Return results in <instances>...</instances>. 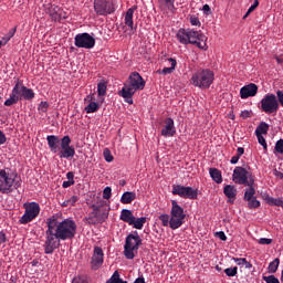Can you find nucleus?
<instances>
[{"instance_id":"nucleus-62","label":"nucleus","mask_w":283,"mask_h":283,"mask_svg":"<svg viewBox=\"0 0 283 283\" xmlns=\"http://www.w3.org/2000/svg\"><path fill=\"white\" fill-rule=\"evenodd\" d=\"M134 283H145V277H137Z\"/></svg>"},{"instance_id":"nucleus-5","label":"nucleus","mask_w":283,"mask_h":283,"mask_svg":"<svg viewBox=\"0 0 283 283\" xmlns=\"http://www.w3.org/2000/svg\"><path fill=\"white\" fill-rule=\"evenodd\" d=\"M21 185L22 180L17 171L0 169V193H12L17 189H20Z\"/></svg>"},{"instance_id":"nucleus-26","label":"nucleus","mask_w":283,"mask_h":283,"mask_svg":"<svg viewBox=\"0 0 283 283\" xmlns=\"http://www.w3.org/2000/svg\"><path fill=\"white\" fill-rule=\"evenodd\" d=\"M119 220H123V222H127V224H130L134 222V213L129 209H123L119 216Z\"/></svg>"},{"instance_id":"nucleus-8","label":"nucleus","mask_w":283,"mask_h":283,"mask_svg":"<svg viewBox=\"0 0 283 283\" xmlns=\"http://www.w3.org/2000/svg\"><path fill=\"white\" fill-rule=\"evenodd\" d=\"M140 244H143V240L138 234V231H134L133 233L126 237L125 245H124V255L127 260H134L136 256L134 251H138L140 249Z\"/></svg>"},{"instance_id":"nucleus-53","label":"nucleus","mask_w":283,"mask_h":283,"mask_svg":"<svg viewBox=\"0 0 283 283\" xmlns=\"http://www.w3.org/2000/svg\"><path fill=\"white\" fill-rule=\"evenodd\" d=\"M72 185H74V181L67 180V181H63L62 187L63 189H67L69 187H72Z\"/></svg>"},{"instance_id":"nucleus-28","label":"nucleus","mask_w":283,"mask_h":283,"mask_svg":"<svg viewBox=\"0 0 283 283\" xmlns=\"http://www.w3.org/2000/svg\"><path fill=\"white\" fill-rule=\"evenodd\" d=\"M263 199L271 207H283V199H281V198H273V197H271L269 195H263Z\"/></svg>"},{"instance_id":"nucleus-45","label":"nucleus","mask_w":283,"mask_h":283,"mask_svg":"<svg viewBox=\"0 0 283 283\" xmlns=\"http://www.w3.org/2000/svg\"><path fill=\"white\" fill-rule=\"evenodd\" d=\"M232 260L238 266H244V263H247V259L244 258H233Z\"/></svg>"},{"instance_id":"nucleus-24","label":"nucleus","mask_w":283,"mask_h":283,"mask_svg":"<svg viewBox=\"0 0 283 283\" xmlns=\"http://www.w3.org/2000/svg\"><path fill=\"white\" fill-rule=\"evenodd\" d=\"M224 196L229 199V202H233L235 200V197L238 196V189L235 186L228 185L223 189Z\"/></svg>"},{"instance_id":"nucleus-17","label":"nucleus","mask_w":283,"mask_h":283,"mask_svg":"<svg viewBox=\"0 0 283 283\" xmlns=\"http://www.w3.org/2000/svg\"><path fill=\"white\" fill-rule=\"evenodd\" d=\"M104 258L105 253L103 252V248L95 247L91 259V268L93 271H98V269L103 266Z\"/></svg>"},{"instance_id":"nucleus-9","label":"nucleus","mask_w":283,"mask_h":283,"mask_svg":"<svg viewBox=\"0 0 283 283\" xmlns=\"http://www.w3.org/2000/svg\"><path fill=\"white\" fill-rule=\"evenodd\" d=\"M185 209L178 205V201H171V210H170V229L176 231V229H180L182 224H185Z\"/></svg>"},{"instance_id":"nucleus-40","label":"nucleus","mask_w":283,"mask_h":283,"mask_svg":"<svg viewBox=\"0 0 283 283\" xmlns=\"http://www.w3.org/2000/svg\"><path fill=\"white\" fill-rule=\"evenodd\" d=\"M48 107H50V104H48V102H41L39 104V112H41L42 114H45V112H48Z\"/></svg>"},{"instance_id":"nucleus-14","label":"nucleus","mask_w":283,"mask_h":283,"mask_svg":"<svg viewBox=\"0 0 283 283\" xmlns=\"http://www.w3.org/2000/svg\"><path fill=\"white\" fill-rule=\"evenodd\" d=\"M94 11L99 17H107V14H112L116 11L114 7V2L109 0H94Z\"/></svg>"},{"instance_id":"nucleus-37","label":"nucleus","mask_w":283,"mask_h":283,"mask_svg":"<svg viewBox=\"0 0 283 283\" xmlns=\"http://www.w3.org/2000/svg\"><path fill=\"white\" fill-rule=\"evenodd\" d=\"M224 273L228 275V277H235V275H238V268H227Z\"/></svg>"},{"instance_id":"nucleus-39","label":"nucleus","mask_w":283,"mask_h":283,"mask_svg":"<svg viewBox=\"0 0 283 283\" xmlns=\"http://www.w3.org/2000/svg\"><path fill=\"white\" fill-rule=\"evenodd\" d=\"M263 281L266 283H280V280L275 275L263 276Z\"/></svg>"},{"instance_id":"nucleus-56","label":"nucleus","mask_w":283,"mask_h":283,"mask_svg":"<svg viewBox=\"0 0 283 283\" xmlns=\"http://www.w3.org/2000/svg\"><path fill=\"white\" fill-rule=\"evenodd\" d=\"M14 34H17V27H14L13 29H11L9 32H8V36L9 39H12V36H14Z\"/></svg>"},{"instance_id":"nucleus-64","label":"nucleus","mask_w":283,"mask_h":283,"mask_svg":"<svg viewBox=\"0 0 283 283\" xmlns=\"http://www.w3.org/2000/svg\"><path fill=\"white\" fill-rule=\"evenodd\" d=\"M249 14H251V13H249V11H247V13L243 15V19H247V17H249Z\"/></svg>"},{"instance_id":"nucleus-61","label":"nucleus","mask_w":283,"mask_h":283,"mask_svg":"<svg viewBox=\"0 0 283 283\" xmlns=\"http://www.w3.org/2000/svg\"><path fill=\"white\" fill-rule=\"evenodd\" d=\"M10 39H11V38H10L9 35L2 38V40H1V41H2V44L6 45V44L8 43V41H10Z\"/></svg>"},{"instance_id":"nucleus-42","label":"nucleus","mask_w":283,"mask_h":283,"mask_svg":"<svg viewBox=\"0 0 283 283\" xmlns=\"http://www.w3.org/2000/svg\"><path fill=\"white\" fill-rule=\"evenodd\" d=\"M276 154H283V139H279L275 144Z\"/></svg>"},{"instance_id":"nucleus-38","label":"nucleus","mask_w":283,"mask_h":283,"mask_svg":"<svg viewBox=\"0 0 283 283\" xmlns=\"http://www.w3.org/2000/svg\"><path fill=\"white\" fill-rule=\"evenodd\" d=\"M248 207L249 209H258L260 207V200H258L256 198L251 199L250 201H248Z\"/></svg>"},{"instance_id":"nucleus-25","label":"nucleus","mask_w":283,"mask_h":283,"mask_svg":"<svg viewBox=\"0 0 283 283\" xmlns=\"http://www.w3.org/2000/svg\"><path fill=\"white\" fill-rule=\"evenodd\" d=\"M136 10L137 7H132L125 14V25H128L132 30H134V12H136Z\"/></svg>"},{"instance_id":"nucleus-43","label":"nucleus","mask_w":283,"mask_h":283,"mask_svg":"<svg viewBox=\"0 0 283 283\" xmlns=\"http://www.w3.org/2000/svg\"><path fill=\"white\" fill-rule=\"evenodd\" d=\"M256 138H258L259 145H262V146H263V149H266V148H268V145H266V139L264 138V136H262V135H256Z\"/></svg>"},{"instance_id":"nucleus-2","label":"nucleus","mask_w":283,"mask_h":283,"mask_svg":"<svg viewBox=\"0 0 283 283\" xmlns=\"http://www.w3.org/2000/svg\"><path fill=\"white\" fill-rule=\"evenodd\" d=\"M46 143L50 150L53 154H59L60 158H74L76 155V149L72 146V138L69 135L64 136L62 139H59L56 135L46 136Z\"/></svg>"},{"instance_id":"nucleus-47","label":"nucleus","mask_w":283,"mask_h":283,"mask_svg":"<svg viewBox=\"0 0 283 283\" xmlns=\"http://www.w3.org/2000/svg\"><path fill=\"white\" fill-rule=\"evenodd\" d=\"M258 6H260V1L254 0L253 4H251V7L248 9V14H251V12H253Z\"/></svg>"},{"instance_id":"nucleus-58","label":"nucleus","mask_w":283,"mask_h":283,"mask_svg":"<svg viewBox=\"0 0 283 283\" xmlns=\"http://www.w3.org/2000/svg\"><path fill=\"white\" fill-rule=\"evenodd\" d=\"M243 155H244V148L239 147V148L237 149V156H239V157L241 158Z\"/></svg>"},{"instance_id":"nucleus-4","label":"nucleus","mask_w":283,"mask_h":283,"mask_svg":"<svg viewBox=\"0 0 283 283\" xmlns=\"http://www.w3.org/2000/svg\"><path fill=\"white\" fill-rule=\"evenodd\" d=\"M177 39L179 43H182V45H196L199 48V50L207 51L209 46H207V35L193 31V30H187V29H179L177 32Z\"/></svg>"},{"instance_id":"nucleus-35","label":"nucleus","mask_w":283,"mask_h":283,"mask_svg":"<svg viewBox=\"0 0 283 283\" xmlns=\"http://www.w3.org/2000/svg\"><path fill=\"white\" fill-rule=\"evenodd\" d=\"M97 94L98 96H105L107 94V84L106 83H98L97 84Z\"/></svg>"},{"instance_id":"nucleus-51","label":"nucleus","mask_w":283,"mask_h":283,"mask_svg":"<svg viewBox=\"0 0 283 283\" xmlns=\"http://www.w3.org/2000/svg\"><path fill=\"white\" fill-rule=\"evenodd\" d=\"M191 25H200V20L197 17H190Z\"/></svg>"},{"instance_id":"nucleus-59","label":"nucleus","mask_w":283,"mask_h":283,"mask_svg":"<svg viewBox=\"0 0 283 283\" xmlns=\"http://www.w3.org/2000/svg\"><path fill=\"white\" fill-rule=\"evenodd\" d=\"M274 176H276V178H281V180H283V172H281L279 170H274Z\"/></svg>"},{"instance_id":"nucleus-13","label":"nucleus","mask_w":283,"mask_h":283,"mask_svg":"<svg viewBox=\"0 0 283 283\" xmlns=\"http://www.w3.org/2000/svg\"><path fill=\"white\" fill-rule=\"evenodd\" d=\"M172 196H179V198H185L188 200H198V189L192 187H185L182 185H172Z\"/></svg>"},{"instance_id":"nucleus-55","label":"nucleus","mask_w":283,"mask_h":283,"mask_svg":"<svg viewBox=\"0 0 283 283\" xmlns=\"http://www.w3.org/2000/svg\"><path fill=\"white\" fill-rule=\"evenodd\" d=\"M240 160V156L235 155L230 159L231 165H238V161Z\"/></svg>"},{"instance_id":"nucleus-31","label":"nucleus","mask_w":283,"mask_h":283,"mask_svg":"<svg viewBox=\"0 0 283 283\" xmlns=\"http://www.w3.org/2000/svg\"><path fill=\"white\" fill-rule=\"evenodd\" d=\"M209 174L212 180H214V182H217L218 185L222 182V172H220L218 168H210Z\"/></svg>"},{"instance_id":"nucleus-44","label":"nucleus","mask_w":283,"mask_h":283,"mask_svg":"<svg viewBox=\"0 0 283 283\" xmlns=\"http://www.w3.org/2000/svg\"><path fill=\"white\" fill-rule=\"evenodd\" d=\"M258 243L259 244H266V245H269V244H272L273 243V239H269V238H261V239H259L258 240Z\"/></svg>"},{"instance_id":"nucleus-49","label":"nucleus","mask_w":283,"mask_h":283,"mask_svg":"<svg viewBox=\"0 0 283 283\" xmlns=\"http://www.w3.org/2000/svg\"><path fill=\"white\" fill-rule=\"evenodd\" d=\"M216 237L219 238V240H222V242H227V234H224L223 231L217 232Z\"/></svg>"},{"instance_id":"nucleus-60","label":"nucleus","mask_w":283,"mask_h":283,"mask_svg":"<svg viewBox=\"0 0 283 283\" xmlns=\"http://www.w3.org/2000/svg\"><path fill=\"white\" fill-rule=\"evenodd\" d=\"M243 266H245V269H252L253 264H251V262L247 261L245 259V263H243Z\"/></svg>"},{"instance_id":"nucleus-54","label":"nucleus","mask_w":283,"mask_h":283,"mask_svg":"<svg viewBox=\"0 0 283 283\" xmlns=\"http://www.w3.org/2000/svg\"><path fill=\"white\" fill-rule=\"evenodd\" d=\"M202 10H203L205 14H211V7H209V4H205L202 7Z\"/></svg>"},{"instance_id":"nucleus-15","label":"nucleus","mask_w":283,"mask_h":283,"mask_svg":"<svg viewBox=\"0 0 283 283\" xmlns=\"http://www.w3.org/2000/svg\"><path fill=\"white\" fill-rule=\"evenodd\" d=\"M75 48H83L84 50H92L96 45V39L90 33H78L74 38Z\"/></svg>"},{"instance_id":"nucleus-11","label":"nucleus","mask_w":283,"mask_h":283,"mask_svg":"<svg viewBox=\"0 0 283 283\" xmlns=\"http://www.w3.org/2000/svg\"><path fill=\"white\" fill-rule=\"evenodd\" d=\"M260 109L264 114H277L280 109V103L275 94H266L260 102Z\"/></svg>"},{"instance_id":"nucleus-52","label":"nucleus","mask_w":283,"mask_h":283,"mask_svg":"<svg viewBox=\"0 0 283 283\" xmlns=\"http://www.w3.org/2000/svg\"><path fill=\"white\" fill-rule=\"evenodd\" d=\"M8 241V238L6 237V233L0 232V244H6Z\"/></svg>"},{"instance_id":"nucleus-34","label":"nucleus","mask_w":283,"mask_h":283,"mask_svg":"<svg viewBox=\"0 0 283 283\" xmlns=\"http://www.w3.org/2000/svg\"><path fill=\"white\" fill-rule=\"evenodd\" d=\"M159 220L161 221L163 227H171V217H169V214H160Z\"/></svg>"},{"instance_id":"nucleus-33","label":"nucleus","mask_w":283,"mask_h":283,"mask_svg":"<svg viewBox=\"0 0 283 283\" xmlns=\"http://www.w3.org/2000/svg\"><path fill=\"white\" fill-rule=\"evenodd\" d=\"M280 266V259H274L269 263L268 271L269 273H277V269Z\"/></svg>"},{"instance_id":"nucleus-20","label":"nucleus","mask_w":283,"mask_h":283,"mask_svg":"<svg viewBox=\"0 0 283 283\" xmlns=\"http://www.w3.org/2000/svg\"><path fill=\"white\" fill-rule=\"evenodd\" d=\"M52 21H61V19H65L66 14L63 9H61L56 4H52L48 10Z\"/></svg>"},{"instance_id":"nucleus-18","label":"nucleus","mask_w":283,"mask_h":283,"mask_svg":"<svg viewBox=\"0 0 283 283\" xmlns=\"http://www.w3.org/2000/svg\"><path fill=\"white\" fill-rule=\"evenodd\" d=\"M176 135V126L174 124V118L168 117L165 119V126L161 129V136L169 138Z\"/></svg>"},{"instance_id":"nucleus-46","label":"nucleus","mask_w":283,"mask_h":283,"mask_svg":"<svg viewBox=\"0 0 283 283\" xmlns=\"http://www.w3.org/2000/svg\"><path fill=\"white\" fill-rule=\"evenodd\" d=\"M69 206L74 207L76 202H78V197L77 196H72L70 199H67Z\"/></svg>"},{"instance_id":"nucleus-22","label":"nucleus","mask_w":283,"mask_h":283,"mask_svg":"<svg viewBox=\"0 0 283 283\" xmlns=\"http://www.w3.org/2000/svg\"><path fill=\"white\" fill-rule=\"evenodd\" d=\"M161 12H174L176 10V0H158Z\"/></svg>"},{"instance_id":"nucleus-12","label":"nucleus","mask_w":283,"mask_h":283,"mask_svg":"<svg viewBox=\"0 0 283 283\" xmlns=\"http://www.w3.org/2000/svg\"><path fill=\"white\" fill-rule=\"evenodd\" d=\"M232 178L235 185H244L245 187H251V185H255V179L253 178V176L249 175V171L243 167H235Z\"/></svg>"},{"instance_id":"nucleus-23","label":"nucleus","mask_w":283,"mask_h":283,"mask_svg":"<svg viewBox=\"0 0 283 283\" xmlns=\"http://www.w3.org/2000/svg\"><path fill=\"white\" fill-rule=\"evenodd\" d=\"M168 63H170V66L164 67L163 70H158L157 74H161L163 76H167V74H174L176 71V65H178V62L174 57H169Z\"/></svg>"},{"instance_id":"nucleus-27","label":"nucleus","mask_w":283,"mask_h":283,"mask_svg":"<svg viewBox=\"0 0 283 283\" xmlns=\"http://www.w3.org/2000/svg\"><path fill=\"white\" fill-rule=\"evenodd\" d=\"M136 199V192L133 191H126L120 197L122 205H132L134 200Z\"/></svg>"},{"instance_id":"nucleus-50","label":"nucleus","mask_w":283,"mask_h":283,"mask_svg":"<svg viewBox=\"0 0 283 283\" xmlns=\"http://www.w3.org/2000/svg\"><path fill=\"white\" fill-rule=\"evenodd\" d=\"M240 116L243 119L251 118V111H242Z\"/></svg>"},{"instance_id":"nucleus-57","label":"nucleus","mask_w":283,"mask_h":283,"mask_svg":"<svg viewBox=\"0 0 283 283\" xmlns=\"http://www.w3.org/2000/svg\"><path fill=\"white\" fill-rule=\"evenodd\" d=\"M66 178L70 182H74V172H72V171L67 172Z\"/></svg>"},{"instance_id":"nucleus-48","label":"nucleus","mask_w":283,"mask_h":283,"mask_svg":"<svg viewBox=\"0 0 283 283\" xmlns=\"http://www.w3.org/2000/svg\"><path fill=\"white\" fill-rule=\"evenodd\" d=\"M8 143V137H6V134L0 129V146L6 145Z\"/></svg>"},{"instance_id":"nucleus-7","label":"nucleus","mask_w":283,"mask_h":283,"mask_svg":"<svg viewBox=\"0 0 283 283\" xmlns=\"http://www.w3.org/2000/svg\"><path fill=\"white\" fill-rule=\"evenodd\" d=\"M216 80V74L209 69H201L195 72L190 78L191 85L193 87H199V90H209L213 85Z\"/></svg>"},{"instance_id":"nucleus-32","label":"nucleus","mask_w":283,"mask_h":283,"mask_svg":"<svg viewBox=\"0 0 283 283\" xmlns=\"http://www.w3.org/2000/svg\"><path fill=\"white\" fill-rule=\"evenodd\" d=\"M248 187H249V189L245 190L244 197H243V200H245L247 202L251 201V200H253V198H255V188L253 187V185L248 186Z\"/></svg>"},{"instance_id":"nucleus-29","label":"nucleus","mask_w":283,"mask_h":283,"mask_svg":"<svg viewBox=\"0 0 283 283\" xmlns=\"http://www.w3.org/2000/svg\"><path fill=\"white\" fill-rule=\"evenodd\" d=\"M255 136H266L269 134V124L261 122L254 132Z\"/></svg>"},{"instance_id":"nucleus-19","label":"nucleus","mask_w":283,"mask_h":283,"mask_svg":"<svg viewBox=\"0 0 283 283\" xmlns=\"http://www.w3.org/2000/svg\"><path fill=\"white\" fill-rule=\"evenodd\" d=\"M258 94V85L254 83H250L240 90V96L241 98H251L252 96H255Z\"/></svg>"},{"instance_id":"nucleus-30","label":"nucleus","mask_w":283,"mask_h":283,"mask_svg":"<svg viewBox=\"0 0 283 283\" xmlns=\"http://www.w3.org/2000/svg\"><path fill=\"white\" fill-rule=\"evenodd\" d=\"M145 222H147V217L136 218L134 217L133 222L129 223L130 227H134V229H143L145 227Z\"/></svg>"},{"instance_id":"nucleus-6","label":"nucleus","mask_w":283,"mask_h":283,"mask_svg":"<svg viewBox=\"0 0 283 283\" xmlns=\"http://www.w3.org/2000/svg\"><path fill=\"white\" fill-rule=\"evenodd\" d=\"M34 91L32 88L27 87L21 82H17L13 86L11 94L8 99H6V107H12V105H17L19 101H32L34 99Z\"/></svg>"},{"instance_id":"nucleus-1","label":"nucleus","mask_w":283,"mask_h":283,"mask_svg":"<svg viewBox=\"0 0 283 283\" xmlns=\"http://www.w3.org/2000/svg\"><path fill=\"white\" fill-rule=\"evenodd\" d=\"M46 227L45 241L43 244L46 255H52V253L61 247V241L73 240L76 235V222L72 219L59 221L56 217H51L46 219Z\"/></svg>"},{"instance_id":"nucleus-36","label":"nucleus","mask_w":283,"mask_h":283,"mask_svg":"<svg viewBox=\"0 0 283 283\" xmlns=\"http://www.w3.org/2000/svg\"><path fill=\"white\" fill-rule=\"evenodd\" d=\"M103 156L106 163H112L114 160V155H112V150H109V148H104Z\"/></svg>"},{"instance_id":"nucleus-3","label":"nucleus","mask_w":283,"mask_h":283,"mask_svg":"<svg viewBox=\"0 0 283 283\" xmlns=\"http://www.w3.org/2000/svg\"><path fill=\"white\" fill-rule=\"evenodd\" d=\"M146 82L140 76V73H130L128 81L124 84L123 88L119 91L118 95L124 98L128 105H134V94L145 90Z\"/></svg>"},{"instance_id":"nucleus-63","label":"nucleus","mask_w":283,"mask_h":283,"mask_svg":"<svg viewBox=\"0 0 283 283\" xmlns=\"http://www.w3.org/2000/svg\"><path fill=\"white\" fill-rule=\"evenodd\" d=\"M62 207H70V202L67 201V199L63 201Z\"/></svg>"},{"instance_id":"nucleus-41","label":"nucleus","mask_w":283,"mask_h":283,"mask_svg":"<svg viewBox=\"0 0 283 283\" xmlns=\"http://www.w3.org/2000/svg\"><path fill=\"white\" fill-rule=\"evenodd\" d=\"M103 198L104 200H109V198H112V187H106L103 190Z\"/></svg>"},{"instance_id":"nucleus-21","label":"nucleus","mask_w":283,"mask_h":283,"mask_svg":"<svg viewBox=\"0 0 283 283\" xmlns=\"http://www.w3.org/2000/svg\"><path fill=\"white\" fill-rule=\"evenodd\" d=\"M84 101L85 103L88 102V105H86L84 108V112H86V114H95V112H98V109L101 108L98 103L94 102V95H87Z\"/></svg>"},{"instance_id":"nucleus-10","label":"nucleus","mask_w":283,"mask_h":283,"mask_svg":"<svg viewBox=\"0 0 283 283\" xmlns=\"http://www.w3.org/2000/svg\"><path fill=\"white\" fill-rule=\"evenodd\" d=\"M23 207L24 213L19 220L20 224H28L32 222V220L36 219L39 213H41V206H39L38 202L32 201L29 203H23Z\"/></svg>"},{"instance_id":"nucleus-16","label":"nucleus","mask_w":283,"mask_h":283,"mask_svg":"<svg viewBox=\"0 0 283 283\" xmlns=\"http://www.w3.org/2000/svg\"><path fill=\"white\" fill-rule=\"evenodd\" d=\"M109 206L103 201L101 205H93V216L98 222H105L109 218Z\"/></svg>"}]
</instances>
